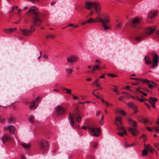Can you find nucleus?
<instances>
[{
	"instance_id": "nucleus-55",
	"label": "nucleus",
	"mask_w": 159,
	"mask_h": 159,
	"mask_svg": "<svg viewBox=\"0 0 159 159\" xmlns=\"http://www.w3.org/2000/svg\"><path fill=\"white\" fill-rule=\"evenodd\" d=\"M72 95L74 99L76 100V99H77L78 98V97L76 96H74L73 95Z\"/></svg>"
},
{
	"instance_id": "nucleus-34",
	"label": "nucleus",
	"mask_w": 159,
	"mask_h": 159,
	"mask_svg": "<svg viewBox=\"0 0 159 159\" xmlns=\"http://www.w3.org/2000/svg\"><path fill=\"white\" fill-rule=\"evenodd\" d=\"M115 124L118 127V130L119 131H121V130L124 131V130H125L124 129V128L123 127H122V126H119L118 124L116 122H115Z\"/></svg>"
},
{
	"instance_id": "nucleus-2",
	"label": "nucleus",
	"mask_w": 159,
	"mask_h": 159,
	"mask_svg": "<svg viewBox=\"0 0 159 159\" xmlns=\"http://www.w3.org/2000/svg\"><path fill=\"white\" fill-rule=\"evenodd\" d=\"M85 7L87 10H90L94 8L97 15L98 16L100 15L101 6L98 2L88 1L85 3Z\"/></svg>"
},
{
	"instance_id": "nucleus-41",
	"label": "nucleus",
	"mask_w": 159,
	"mask_h": 159,
	"mask_svg": "<svg viewBox=\"0 0 159 159\" xmlns=\"http://www.w3.org/2000/svg\"><path fill=\"white\" fill-rule=\"evenodd\" d=\"M144 146L146 148H147L149 150V149H150L151 148L152 146L148 144L146 145H144Z\"/></svg>"
},
{
	"instance_id": "nucleus-33",
	"label": "nucleus",
	"mask_w": 159,
	"mask_h": 159,
	"mask_svg": "<svg viewBox=\"0 0 159 159\" xmlns=\"http://www.w3.org/2000/svg\"><path fill=\"white\" fill-rule=\"evenodd\" d=\"M29 121L32 123L35 122L34 118V116H30L29 118Z\"/></svg>"
},
{
	"instance_id": "nucleus-5",
	"label": "nucleus",
	"mask_w": 159,
	"mask_h": 159,
	"mask_svg": "<svg viewBox=\"0 0 159 159\" xmlns=\"http://www.w3.org/2000/svg\"><path fill=\"white\" fill-rule=\"evenodd\" d=\"M89 131L90 134L93 136L98 137L100 134V130L98 129L89 128Z\"/></svg>"
},
{
	"instance_id": "nucleus-54",
	"label": "nucleus",
	"mask_w": 159,
	"mask_h": 159,
	"mask_svg": "<svg viewBox=\"0 0 159 159\" xmlns=\"http://www.w3.org/2000/svg\"><path fill=\"white\" fill-rule=\"evenodd\" d=\"M90 101H86V102H79V103L80 104H84L85 103H90Z\"/></svg>"
},
{
	"instance_id": "nucleus-3",
	"label": "nucleus",
	"mask_w": 159,
	"mask_h": 159,
	"mask_svg": "<svg viewBox=\"0 0 159 159\" xmlns=\"http://www.w3.org/2000/svg\"><path fill=\"white\" fill-rule=\"evenodd\" d=\"M82 118L78 113L74 114L73 116H71V113H70L68 116V119L70 124L72 127L74 126V124L73 118H75L77 122H80L81 121Z\"/></svg>"
},
{
	"instance_id": "nucleus-23",
	"label": "nucleus",
	"mask_w": 159,
	"mask_h": 159,
	"mask_svg": "<svg viewBox=\"0 0 159 159\" xmlns=\"http://www.w3.org/2000/svg\"><path fill=\"white\" fill-rule=\"evenodd\" d=\"M100 67L98 65H96L93 66V68L92 70H91V71H92V72L94 73V71L99 69L100 68Z\"/></svg>"
},
{
	"instance_id": "nucleus-26",
	"label": "nucleus",
	"mask_w": 159,
	"mask_h": 159,
	"mask_svg": "<svg viewBox=\"0 0 159 159\" xmlns=\"http://www.w3.org/2000/svg\"><path fill=\"white\" fill-rule=\"evenodd\" d=\"M129 96V94H127V95H125V96H122L120 97L118 99V100L120 101H122V100L123 98L128 99Z\"/></svg>"
},
{
	"instance_id": "nucleus-57",
	"label": "nucleus",
	"mask_w": 159,
	"mask_h": 159,
	"mask_svg": "<svg viewBox=\"0 0 159 159\" xmlns=\"http://www.w3.org/2000/svg\"><path fill=\"white\" fill-rule=\"evenodd\" d=\"M140 93L143 94V95L145 96H147V94L143 92L142 91H140Z\"/></svg>"
},
{
	"instance_id": "nucleus-21",
	"label": "nucleus",
	"mask_w": 159,
	"mask_h": 159,
	"mask_svg": "<svg viewBox=\"0 0 159 159\" xmlns=\"http://www.w3.org/2000/svg\"><path fill=\"white\" fill-rule=\"evenodd\" d=\"M16 30V28H10L5 29L4 31L6 33H9L15 31Z\"/></svg>"
},
{
	"instance_id": "nucleus-24",
	"label": "nucleus",
	"mask_w": 159,
	"mask_h": 159,
	"mask_svg": "<svg viewBox=\"0 0 159 159\" xmlns=\"http://www.w3.org/2000/svg\"><path fill=\"white\" fill-rule=\"evenodd\" d=\"M127 105L129 106V107L132 108H133L134 107L136 106L134 104V103L132 102H130L129 103H127Z\"/></svg>"
},
{
	"instance_id": "nucleus-9",
	"label": "nucleus",
	"mask_w": 159,
	"mask_h": 159,
	"mask_svg": "<svg viewBox=\"0 0 159 159\" xmlns=\"http://www.w3.org/2000/svg\"><path fill=\"white\" fill-rule=\"evenodd\" d=\"M103 19L99 17H97L95 19L92 18H90L89 20H87V22L88 23H91L93 22H103Z\"/></svg>"
},
{
	"instance_id": "nucleus-28",
	"label": "nucleus",
	"mask_w": 159,
	"mask_h": 159,
	"mask_svg": "<svg viewBox=\"0 0 159 159\" xmlns=\"http://www.w3.org/2000/svg\"><path fill=\"white\" fill-rule=\"evenodd\" d=\"M116 121L119 122L120 125H122V123L121 122V117L120 116H118L116 118Z\"/></svg>"
},
{
	"instance_id": "nucleus-12",
	"label": "nucleus",
	"mask_w": 159,
	"mask_h": 159,
	"mask_svg": "<svg viewBox=\"0 0 159 159\" xmlns=\"http://www.w3.org/2000/svg\"><path fill=\"white\" fill-rule=\"evenodd\" d=\"M140 19L137 17H135L131 23V25L133 27H135V25L139 24Z\"/></svg>"
},
{
	"instance_id": "nucleus-62",
	"label": "nucleus",
	"mask_w": 159,
	"mask_h": 159,
	"mask_svg": "<svg viewBox=\"0 0 159 159\" xmlns=\"http://www.w3.org/2000/svg\"><path fill=\"white\" fill-rule=\"evenodd\" d=\"M82 129L86 130H87V128L86 126H83L82 127Z\"/></svg>"
},
{
	"instance_id": "nucleus-35",
	"label": "nucleus",
	"mask_w": 159,
	"mask_h": 159,
	"mask_svg": "<svg viewBox=\"0 0 159 159\" xmlns=\"http://www.w3.org/2000/svg\"><path fill=\"white\" fill-rule=\"evenodd\" d=\"M143 117L141 116H139L137 117V120L139 121L142 122L143 121Z\"/></svg>"
},
{
	"instance_id": "nucleus-60",
	"label": "nucleus",
	"mask_w": 159,
	"mask_h": 159,
	"mask_svg": "<svg viewBox=\"0 0 159 159\" xmlns=\"http://www.w3.org/2000/svg\"><path fill=\"white\" fill-rule=\"evenodd\" d=\"M105 77V75L104 74L100 76H99V78L101 79H102L103 78Z\"/></svg>"
},
{
	"instance_id": "nucleus-11",
	"label": "nucleus",
	"mask_w": 159,
	"mask_h": 159,
	"mask_svg": "<svg viewBox=\"0 0 159 159\" xmlns=\"http://www.w3.org/2000/svg\"><path fill=\"white\" fill-rule=\"evenodd\" d=\"M5 131L9 130L10 132V133L13 134L14 133L15 130H16V128L14 126L12 125H10L7 127H5L4 128Z\"/></svg>"
},
{
	"instance_id": "nucleus-17",
	"label": "nucleus",
	"mask_w": 159,
	"mask_h": 159,
	"mask_svg": "<svg viewBox=\"0 0 159 159\" xmlns=\"http://www.w3.org/2000/svg\"><path fill=\"white\" fill-rule=\"evenodd\" d=\"M31 33L29 30L26 29H24L22 30V34L25 36H27L29 35V33Z\"/></svg>"
},
{
	"instance_id": "nucleus-15",
	"label": "nucleus",
	"mask_w": 159,
	"mask_h": 159,
	"mask_svg": "<svg viewBox=\"0 0 159 159\" xmlns=\"http://www.w3.org/2000/svg\"><path fill=\"white\" fill-rule=\"evenodd\" d=\"M11 139V138L9 135H5L2 137V140L3 143Z\"/></svg>"
},
{
	"instance_id": "nucleus-64",
	"label": "nucleus",
	"mask_w": 159,
	"mask_h": 159,
	"mask_svg": "<svg viewBox=\"0 0 159 159\" xmlns=\"http://www.w3.org/2000/svg\"><path fill=\"white\" fill-rule=\"evenodd\" d=\"M145 104L147 106V107L148 108H150V106L148 105V103H145Z\"/></svg>"
},
{
	"instance_id": "nucleus-30",
	"label": "nucleus",
	"mask_w": 159,
	"mask_h": 159,
	"mask_svg": "<svg viewBox=\"0 0 159 159\" xmlns=\"http://www.w3.org/2000/svg\"><path fill=\"white\" fill-rule=\"evenodd\" d=\"M63 90H66V93H67V94H70V95H71V94L72 93L71 92V90L70 89H68L66 88H64L63 89Z\"/></svg>"
},
{
	"instance_id": "nucleus-47",
	"label": "nucleus",
	"mask_w": 159,
	"mask_h": 159,
	"mask_svg": "<svg viewBox=\"0 0 159 159\" xmlns=\"http://www.w3.org/2000/svg\"><path fill=\"white\" fill-rule=\"evenodd\" d=\"M154 129L156 132H158L159 131V129L157 127H155Z\"/></svg>"
},
{
	"instance_id": "nucleus-63",
	"label": "nucleus",
	"mask_w": 159,
	"mask_h": 159,
	"mask_svg": "<svg viewBox=\"0 0 159 159\" xmlns=\"http://www.w3.org/2000/svg\"><path fill=\"white\" fill-rule=\"evenodd\" d=\"M152 105V106L154 108H155V103H150Z\"/></svg>"
},
{
	"instance_id": "nucleus-50",
	"label": "nucleus",
	"mask_w": 159,
	"mask_h": 159,
	"mask_svg": "<svg viewBox=\"0 0 159 159\" xmlns=\"http://www.w3.org/2000/svg\"><path fill=\"white\" fill-rule=\"evenodd\" d=\"M158 145H159V143H155L154 144V147L155 148H157V149H158Z\"/></svg>"
},
{
	"instance_id": "nucleus-53",
	"label": "nucleus",
	"mask_w": 159,
	"mask_h": 159,
	"mask_svg": "<svg viewBox=\"0 0 159 159\" xmlns=\"http://www.w3.org/2000/svg\"><path fill=\"white\" fill-rule=\"evenodd\" d=\"M120 112L123 115H125L126 114V113L123 110L121 111Z\"/></svg>"
},
{
	"instance_id": "nucleus-18",
	"label": "nucleus",
	"mask_w": 159,
	"mask_h": 159,
	"mask_svg": "<svg viewBox=\"0 0 159 159\" xmlns=\"http://www.w3.org/2000/svg\"><path fill=\"white\" fill-rule=\"evenodd\" d=\"M157 13V11H152L148 14V16L150 18H153L156 16Z\"/></svg>"
},
{
	"instance_id": "nucleus-38",
	"label": "nucleus",
	"mask_w": 159,
	"mask_h": 159,
	"mask_svg": "<svg viewBox=\"0 0 159 159\" xmlns=\"http://www.w3.org/2000/svg\"><path fill=\"white\" fill-rule=\"evenodd\" d=\"M137 108V107L136 106L134 107L133 108L134 110V112L135 114H137L138 112Z\"/></svg>"
},
{
	"instance_id": "nucleus-7",
	"label": "nucleus",
	"mask_w": 159,
	"mask_h": 159,
	"mask_svg": "<svg viewBox=\"0 0 159 159\" xmlns=\"http://www.w3.org/2000/svg\"><path fill=\"white\" fill-rule=\"evenodd\" d=\"M56 112L58 116L64 115L66 113V110L61 105H58L55 107Z\"/></svg>"
},
{
	"instance_id": "nucleus-45",
	"label": "nucleus",
	"mask_w": 159,
	"mask_h": 159,
	"mask_svg": "<svg viewBox=\"0 0 159 159\" xmlns=\"http://www.w3.org/2000/svg\"><path fill=\"white\" fill-rule=\"evenodd\" d=\"M43 58L45 59H48V56L46 54H43Z\"/></svg>"
},
{
	"instance_id": "nucleus-52",
	"label": "nucleus",
	"mask_w": 159,
	"mask_h": 159,
	"mask_svg": "<svg viewBox=\"0 0 159 159\" xmlns=\"http://www.w3.org/2000/svg\"><path fill=\"white\" fill-rule=\"evenodd\" d=\"M14 120H15L14 118H11L9 119V122H12L14 121Z\"/></svg>"
},
{
	"instance_id": "nucleus-14",
	"label": "nucleus",
	"mask_w": 159,
	"mask_h": 159,
	"mask_svg": "<svg viewBox=\"0 0 159 159\" xmlns=\"http://www.w3.org/2000/svg\"><path fill=\"white\" fill-rule=\"evenodd\" d=\"M128 130L133 135L135 136L137 135V131L134 128L129 127L128 129Z\"/></svg>"
},
{
	"instance_id": "nucleus-49",
	"label": "nucleus",
	"mask_w": 159,
	"mask_h": 159,
	"mask_svg": "<svg viewBox=\"0 0 159 159\" xmlns=\"http://www.w3.org/2000/svg\"><path fill=\"white\" fill-rule=\"evenodd\" d=\"M130 79L133 80H141V79L136 78H131Z\"/></svg>"
},
{
	"instance_id": "nucleus-10",
	"label": "nucleus",
	"mask_w": 159,
	"mask_h": 159,
	"mask_svg": "<svg viewBox=\"0 0 159 159\" xmlns=\"http://www.w3.org/2000/svg\"><path fill=\"white\" fill-rule=\"evenodd\" d=\"M78 57L73 55H70L69 57L67 58L68 63L76 62L78 61Z\"/></svg>"
},
{
	"instance_id": "nucleus-25",
	"label": "nucleus",
	"mask_w": 159,
	"mask_h": 159,
	"mask_svg": "<svg viewBox=\"0 0 159 159\" xmlns=\"http://www.w3.org/2000/svg\"><path fill=\"white\" fill-rule=\"evenodd\" d=\"M21 145L24 148H27L30 147V143L27 144L25 143H23L21 144Z\"/></svg>"
},
{
	"instance_id": "nucleus-43",
	"label": "nucleus",
	"mask_w": 159,
	"mask_h": 159,
	"mask_svg": "<svg viewBox=\"0 0 159 159\" xmlns=\"http://www.w3.org/2000/svg\"><path fill=\"white\" fill-rule=\"evenodd\" d=\"M55 37V36L51 34V35H48L46 36V38L47 39L50 38L52 39L53 38Z\"/></svg>"
},
{
	"instance_id": "nucleus-44",
	"label": "nucleus",
	"mask_w": 159,
	"mask_h": 159,
	"mask_svg": "<svg viewBox=\"0 0 159 159\" xmlns=\"http://www.w3.org/2000/svg\"><path fill=\"white\" fill-rule=\"evenodd\" d=\"M107 75L108 76L111 77H115L116 76V75L114 74H112L110 73H108Z\"/></svg>"
},
{
	"instance_id": "nucleus-27",
	"label": "nucleus",
	"mask_w": 159,
	"mask_h": 159,
	"mask_svg": "<svg viewBox=\"0 0 159 159\" xmlns=\"http://www.w3.org/2000/svg\"><path fill=\"white\" fill-rule=\"evenodd\" d=\"M148 155V152L146 149H144L142 152V155L143 156H146Z\"/></svg>"
},
{
	"instance_id": "nucleus-8",
	"label": "nucleus",
	"mask_w": 159,
	"mask_h": 159,
	"mask_svg": "<svg viewBox=\"0 0 159 159\" xmlns=\"http://www.w3.org/2000/svg\"><path fill=\"white\" fill-rule=\"evenodd\" d=\"M152 56L153 57V63L152 67V68H156L158 66V62L159 61V57L158 55L156 53L152 54Z\"/></svg>"
},
{
	"instance_id": "nucleus-36",
	"label": "nucleus",
	"mask_w": 159,
	"mask_h": 159,
	"mask_svg": "<svg viewBox=\"0 0 159 159\" xmlns=\"http://www.w3.org/2000/svg\"><path fill=\"white\" fill-rule=\"evenodd\" d=\"M66 71L68 74H70L73 71V67L70 69L67 68L66 69Z\"/></svg>"
},
{
	"instance_id": "nucleus-42",
	"label": "nucleus",
	"mask_w": 159,
	"mask_h": 159,
	"mask_svg": "<svg viewBox=\"0 0 159 159\" xmlns=\"http://www.w3.org/2000/svg\"><path fill=\"white\" fill-rule=\"evenodd\" d=\"M149 120H148L144 118L143 117V121L142 122H143L144 123L146 124L148 122Z\"/></svg>"
},
{
	"instance_id": "nucleus-16",
	"label": "nucleus",
	"mask_w": 159,
	"mask_h": 159,
	"mask_svg": "<svg viewBox=\"0 0 159 159\" xmlns=\"http://www.w3.org/2000/svg\"><path fill=\"white\" fill-rule=\"evenodd\" d=\"M128 121L129 123L133 127H135L137 126V123L135 121L131 119H129Z\"/></svg>"
},
{
	"instance_id": "nucleus-6",
	"label": "nucleus",
	"mask_w": 159,
	"mask_h": 159,
	"mask_svg": "<svg viewBox=\"0 0 159 159\" xmlns=\"http://www.w3.org/2000/svg\"><path fill=\"white\" fill-rule=\"evenodd\" d=\"M103 22H100L102 24V25L105 30H110L111 28L108 25H107L106 24H108L110 22V20L109 17L108 16L106 15L104 17V19H103Z\"/></svg>"
},
{
	"instance_id": "nucleus-1",
	"label": "nucleus",
	"mask_w": 159,
	"mask_h": 159,
	"mask_svg": "<svg viewBox=\"0 0 159 159\" xmlns=\"http://www.w3.org/2000/svg\"><path fill=\"white\" fill-rule=\"evenodd\" d=\"M30 14H33L35 16L33 18V20L32 21L34 24L31 25L30 27V31L31 33L35 30V26L39 25L41 24L42 20L37 17L39 16V14L38 9L36 7L33 6L30 8L29 11L27 12L26 15H29Z\"/></svg>"
},
{
	"instance_id": "nucleus-58",
	"label": "nucleus",
	"mask_w": 159,
	"mask_h": 159,
	"mask_svg": "<svg viewBox=\"0 0 159 159\" xmlns=\"http://www.w3.org/2000/svg\"><path fill=\"white\" fill-rule=\"evenodd\" d=\"M135 145V143H133L131 144H130V145H129V144H127L126 145V147H131L132 146L134 145Z\"/></svg>"
},
{
	"instance_id": "nucleus-51",
	"label": "nucleus",
	"mask_w": 159,
	"mask_h": 159,
	"mask_svg": "<svg viewBox=\"0 0 159 159\" xmlns=\"http://www.w3.org/2000/svg\"><path fill=\"white\" fill-rule=\"evenodd\" d=\"M121 23H119L116 25V27L117 28H120L121 27Z\"/></svg>"
},
{
	"instance_id": "nucleus-61",
	"label": "nucleus",
	"mask_w": 159,
	"mask_h": 159,
	"mask_svg": "<svg viewBox=\"0 0 159 159\" xmlns=\"http://www.w3.org/2000/svg\"><path fill=\"white\" fill-rule=\"evenodd\" d=\"M100 111H97L96 113V116H98L100 114Z\"/></svg>"
},
{
	"instance_id": "nucleus-39",
	"label": "nucleus",
	"mask_w": 159,
	"mask_h": 159,
	"mask_svg": "<svg viewBox=\"0 0 159 159\" xmlns=\"http://www.w3.org/2000/svg\"><path fill=\"white\" fill-rule=\"evenodd\" d=\"M136 98L140 102L145 101V99H143V98H139L138 96H136Z\"/></svg>"
},
{
	"instance_id": "nucleus-4",
	"label": "nucleus",
	"mask_w": 159,
	"mask_h": 159,
	"mask_svg": "<svg viewBox=\"0 0 159 159\" xmlns=\"http://www.w3.org/2000/svg\"><path fill=\"white\" fill-rule=\"evenodd\" d=\"M38 143L40 148L42 151L46 150L48 146L47 142L44 139H41L39 140Z\"/></svg>"
},
{
	"instance_id": "nucleus-31",
	"label": "nucleus",
	"mask_w": 159,
	"mask_h": 159,
	"mask_svg": "<svg viewBox=\"0 0 159 159\" xmlns=\"http://www.w3.org/2000/svg\"><path fill=\"white\" fill-rule=\"evenodd\" d=\"M117 134L121 136H123L124 134H127V132L126 130H124L122 133L118 132L117 133Z\"/></svg>"
},
{
	"instance_id": "nucleus-32",
	"label": "nucleus",
	"mask_w": 159,
	"mask_h": 159,
	"mask_svg": "<svg viewBox=\"0 0 159 159\" xmlns=\"http://www.w3.org/2000/svg\"><path fill=\"white\" fill-rule=\"evenodd\" d=\"M99 79H96L94 82V84H95V86L97 87H98L100 86L99 84L98 83Z\"/></svg>"
},
{
	"instance_id": "nucleus-59",
	"label": "nucleus",
	"mask_w": 159,
	"mask_h": 159,
	"mask_svg": "<svg viewBox=\"0 0 159 159\" xmlns=\"http://www.w3.org/2000/svg\"><path fill=\"white\" fill-rule=\"evenodd\" d=\"M148 87L149 88L152 89L153 87V86L152 84H149L148 85Z\"/></svg>"
},
{
	"instance_id": "nucleus-29",
	"label": "nucleus",
	"mask_w": 159,
	"mask_h": 159,
	"mask_svg": "<svg viewBox=\"0 0 159 159\" xmlns=\"http://www.w3.org/2000/svg\"><path fill=\"white\" fill-rule=\"evenodd\" d=\"M140 81L148 84L151 83V80H150L147 79H141V80H140Z\"/></svg>"
},
{
	"instance_id": "nucleus-19",
	"label": "nucleus",
	"mask_w": 159,
	"mask_h": 159,
	"mask_svg": "<svg viewBox=\"0 0 159 159\" xmlns=\"http://www.w3.org/2000/svg\"><path fill=\"white\" fill-rule=\"evenodd\" d=\"M144 59L146 64L147 65H150L152 63L151 59L147 56H145L144 57Z\"/></svg>"
},
{
	"instance_id": "nucleus-56",
	"label": "nucleus",
	"mask_w": 159,
	"mask_h": 159,
	"mask_svg": "<svg viewBox=\"0 0 159 159\" xmlns=\"http://www.w3.org/2000/svg\"><path fill=\"white\" fill-rule=\"evenodd\" d=\"M140 138H143V139H144L145 138H146V136L145 134H143L142 135H141L140 136Z\"/></svg>"
},
{
	"instance_id": "nucleus-13",
	"label": "nucleus",
	"mask_w": 159,
	"mask_h": 159,
	"mask_svg": "<svg viewBox=\"0 0 159 159\" xmlns=\"http://www.w3.org/2000/svg\"><path fill=\"white\" fill-rule=\"evenodd\" d=\"M155 29L153 28H147L145 30V36L149 34H151L154 31Z\"/></svg>"
},
{
	"instance_id": "nucleus-40",
	"label": "nucleus",
	"mask_w": 159,
	"mask_h": 159,
	"mask_svg": "<svg viewBox=\"0 0 159 159\" xmlns=\"http://www.w3.org/2000/svg\"><path fill=\"white\" fill-rule=\"evenodd\" d=\"M98 144L96 143H94L91 145L92 148L93 149L94 148L97 147Z\"/></svg>"
},
{
	"instance_id": "nucleus-37",
	"label": "nucleus",
	"mask_w": 159,
	"mask_h": 159,
	"mask_svg": "<svg viewBox=\"0 0 159 159\" xmlns=\"http://www.w3.org/2000/svg\"><path fill=\"white\" fill-rule=\"evenodd\" d=\"M103 116H102L100 120H99V124L101 125H102L103 124Z\"/></svg>"
},
{
	"instance_id": "nucleus-48",
	"label": "nucleus",
	"mask_w": 159,
	"mask_h": 159,
	"mask_svg": "<svg viewBox=\"0 0 159 159\" xmlns=\"http://www.w3.org/2000/svg\"><path fill=\"white\" fill-rule=\"evenodd\" d=\"M141 38L140 37H137L136 38V40L137 41H139L141 40Z\"/></svg>"
},
{
	"instance_id": "nucleus-22",
	"label": "nucleus",
	"mask_w": 159,
	"mask_h": 159,
	"mask_svg": "<svg viewBox=\"0 0 159 159\" xmlns=\"http://www.w3.org/2000/svg\"><path fill=\"white\" fill-rule=\"evenodd\" d=\"M149 101L150 103H155V102L157 101V99L155 98L150 97Z\"/></svg>"
},
{
	"instance_id": "nucleus-20",
	"label": "nucleus",
	"mask_w": 159,
	"mask_h": 159,
	"mask_svg": "<svg viewBox=\"0 0 159 159\" xmlns=\"http://www.w3.org/2000/svg\"><path fill=\"white\" fill-rule=\"evenodd\" d=\"M35 101H33L31 102L30 104V105L29 106V108L30 109H34L35 108Z\"/></svg>"
},
{
	"instance_id": "nucleus-46",
	"label": "nucleus",
	"mask_w": 159,
	"mask_h": 159,
	"mask_svg": "<svg viewBox=\"0 0 159 159\" xmlns=\"http://www.w3.org/2000/svg\"><path fill=\"white\" fill-rule=\"evenodd\" d=\"M105 104H106V105L107 107H108L109 106H112V105L111 103H109L107 101L105 102Z\"/></svg>"
}]
</instances>
